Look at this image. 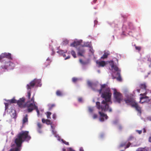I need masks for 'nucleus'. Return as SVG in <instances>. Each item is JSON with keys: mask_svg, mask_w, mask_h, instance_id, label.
Wrapping results in <instances>:
<instances>
[{"mask_svg": "<svg viewBox=\"0 0 151 151\" xmlns=\"http://www.w3.org/2000/svg\"><path fill=\"white\" fill-rule=\"evenodd\" d=\"M107 85L104 84L101 85V88L100 89L98 90L100 94H101L102 90L105 89V91L102 93L101 97L105 99L101 102V106L100 103L99 102H97L96 105L97 108L99 109H101L102 111H108L109 112L112 111L111 108H109V106L107 103L110 102L111 101V94L110 92L109 88H106Z\"/></svg>", "mask_w": 151, "mask_h": 151, "instance_id": "obj_1", "label": "nucleus"}, {"mask_svg": "<svg viewBox=\"0 0 151 151\" xmlns=\"http://www.w3.org/2000/svg\"><path fill=\"white\" fill-rule=\"evenodd\" d=\"M29 134V132L27 131H22L19 133L15 140L16 147L15 148L11 149L10 151H20L22 142L25 141H28L31 139V137Z\"/></svg>", "mask_w": 151, "mask_h": 151, "instance_id": "obj_2", "label": "nucleus"}, {"mask_svg": "<svg viewBox=\"0 0 151 151\" xmlns=\"http://www.w3.org/2000/svg\"><path fill=\"white\" fill-rule=\"evenodd\" d=\"M114 101L120 103L123 99L122 94L120 92L117 91L116 89H114Z\"/></svg>", "mask_w": 151, "mask_h": 151, "instance_id": "obj_3", "label": "nucleus"}, {"mask_svg": "<svg viewBox=\"0 0 151 151\" xmlns=\"http://www.w3.org/2000/svg\"><path fill=\"white\" fill-rule=\"evenodd\" d=\"M35 85L37 86H41V80L36 79H34L29 84L27 85V89H31L32 88H33Z\"/></svg>", "mask_w": 151, "mask_h": 151, "instance_id": "obj_4", "label": "nucleus"}, {"mask_svg": "<svg viewBox=\"0 0 151 151\" xmlns=\"http://www.w3.org/2000/svg\"><path fill=\"white\" fill-rule=\"evenodd\" d=\"M139 86L141 89H143V90L145 92L144 93H141L140 95V96H143L141 97L140 98L139 101L140 103H143V102H145V101H142V100L143 99H146L147 98H148V97L145 96V95L146 94V89L147 86L145 83H142L140 84Z\"/></svg>", "mask_w": 151, "mask_h": 151, "instance_id": "obj_5", "label": "nucleus"}, {"mask_svg": "<svg viewBox=\"0 0 151 151\" xmlns=\"http://www.w3.org/2000/svg\"><path fill=\"white\" fill-rule=\"evenodd\" d=\"M37 106H36L35 103H30V101H28L25 104V107L27 108V110L28 112H30L35 109Z\"/></svg>", "mask_w": 151, "mask_h": 151, "instance_id": "obj_6", "label": "nucleus"}, {"mask_svg": "<svg viewBox=\"0 0 151 151\" xmlns=\"http://www.w3.org/2000/svg\"><path fill=\"white\" fill-rule=\"evenodd\" d=\"M25 98L24 97L20 98L17 101V103L19 107H25V104H24Z\"/></svg>", "mask_w": 151, "mask_h": 151, "instance_id": "obj_7", "label": "nucleus"}, {"mask_svg": "<svg viewBox=\"0 0 151 151\" xmlns=\"http://www.w3.org/2000/svg\"><path fill=\"white\" fill-rule=\"evenodd\" d=\"M132 107L135 108L136 111H137L140 114H141L142 113V108L136 101L134 104H132Z\"/></svg>", "mask_w": 151, "mask_h": 151, "instance_id": "obj_8", "label": "nucleus"}, {"mask_svg": "<svg viewBox=\"0 0 151 151\" xmlns=\"http://www.w3.org/2000/svg\"><path fill=\"white\" fill-rule=\"evenodd\" d=\"M124 101L126 104L128 105H131V107L132 106V104H134L135 102V101L132 98L125 99Z\"/></svg>", "mask_w": 151, "mask_h": 151, "instance_id": "obj_9", "label": "nucleus"}, {"mask_svg": "<svg viewBox=\"0 0 151 151\" xmlns=\"http://www.w3.org/2000/svg\"><path fill=\"white\" fill-rule=\"evenodd\" d=\"M96 63L98 65L99 67H104L106 65V63L104 61H99L96 60Z\"/></svg>", "mask_w": 151, "mask_h": 151, "instance_id": "obj_10", "label": "nucleus"}, {"mask_svg": "<svg viewBox=\"0 0 151 151\" xmlns=\"http://www.w3.org/2000/svg\"><path fill=\"white\" fill-rule=\"evenodd\" d=\"M28 122V118L27 114L25 116L23 117L22 119V127H23L26 123L27 124Z\"/></svg>", "mask_w": 151, "mask_h": 151, "instance_id": "obj_11", "label": "nucleus"}, {"mask_svg": "<svg viewBox=\"0 0 151 151\" xmlns=\"http://www.w3.org/2000/svg\"><path fill=\"white\" fill-rule=\"evenodd\" d=\"M12 64V62H9L6 63L5 64L2 65L1 67L3 69H7L9 65H10Z\"/></svg>", "mask_w": 151, "mask_h": 151, "instance_id": "obj_12", "label": "nucleus"}, {"mask_svg": "<svg viewBox=\"0 0 151 151\" xmlns=\"http://www.w3.org/2000/svg\"><path fill=\"white\" fill-rule=\"evenodd\" d=\"M85 50L83 49H79L78 50V55L81 56H83V54L85 53Z\"/></svg>", "mask_w": 151, "mask_h": 151, "instance_id": "obj_13", "label": "nucleus"}, {"mask_svg": "<svg viewBox=\"0 0 151 151\" xmlns=\"http://www.w3.org/2000/svg\"><path fill=\"white\" fill-rule=\"evenodd\" d=\"M2 55L3 58H6L9 59H11V55L9 53H3L2 54Z\"/></svg>", "mask_w": 151, "mask_h": 151, "instance_id": "obj_14", "label": "nucleus"}, {"mask_svg": "<svg viewBox=\"0 0 151 151\" xmlns=\"http://www.w3.org/2000/svg\"><path fill=\"white\" fill-rule=\"evenodd\" d=\"M109 55L110 52L109 51H104V54L103 55V56L102 57H101V58L102 59L106 58L108 57V56Z\"/></svg>", "mask_w": 151, "mask_h": 151, "instance_id": "obj_15", "label": "nucleus"}, {"mask_svg": "<svg viewBox=\"0 0 151 151\" xmlns=\"http://www.w3.org/2000/svg\"><path fill=\"white\" fill-rule=\"evenodd\" d=\"M81 42L80 41H78L74 42L70 45V46L74 47H76L80 45Z\"/></svg>", "mask_w": 151, "mask_h": 151, "instance_id": "obj_16", "label": "nucleus"}, {"mask_svg": "<svg viewBox=\"0 0 151 151\" xmlns=\"http://www.w3.org/2000/svg\"><path fill=\"white\" fill-rule=\"evenodd\" d=\"M112 68L114 69L115 71L118 72H120V70H119L118 67L116 65H114L113 63L111 65Z\"/></svg>", "mask_w": 151, "mask_h": 151, "instance_id": "obj_17", "label": "nucleus"}, {"mask_svg": "<svg viewBox=\"0 0 151 151\" xmlns=\"http://www.w3.org/2000/svg\"><path fill=\"white\" fill-rule=\"evenodd\" d=\"M99 114L101 117H104L105 119H107L108 118V116L106 114H105L104 113L101 111H99Z\"/></svg>", "mask_w": 151, "mask_h": 151, "instance_id": "obj_18", "label": "nucleus"}, {"mask_svg": "<svg viewBox=\"0 0 151 151\" xmlns=\"http://www.w3.org/2000/svg\"><path fill=\"white\" fill-rule=\"evenodd\" d=\"M116 75L118 76L116 78L117 81H122V79L120 75V72H118L116 73Z\"/></svg>", "mask_w": 151, "mask_h": 151, "instance_id": "obj_19", "label": "nucleus"}, {"mask_svg": "<svg viewBox=\"0 0 151 151\" xmlns=\"http://www.w3.org/2000/svg\"><path fill=\"white\" fill-rule=\"evenodd\" d=\"M42 122L44 123H46L47 124L49 125L51 124L50 121L49 120L45 119H42Z\"/></svg>", "mask_w": 151, "mask_h": 151, "instance_id": "obj_20", "label": "nucleus"}, {"mask_svg": "<svg viewBox=\"0 0 151 151\" xmlns=\"http://www.w3.org/2000/svg\"><path fill=\"white\" fill-rule=\"evenodd\" d=\"M57 53H58L59 54L63 56L64 57L66 56L65 54V52H63V50H60L58 51H57Z\"/></svg>", "mask_w": 151, "mask_h": 151, "instance_id": "obj_21", "label": "nucleus"}, {"mask_svg": "<svg viewBox=\"0 0 151 151\" xmlns=\"http://www.w3.org/2000/svg\"><path fill=\"white\" fill-rule=\"evenodd\" d=\"M136 151H147V150L145 148L140 147L137 149Z\"/></svg>", "mask_w": 151, "mask_h": 151, "instance_id": "obj_22", "label": "nucleus"}, {"mask_svg": "<svg viewBox=\"0 0 151 151\" xmlns=\"http://www.w3.org/2000/svg\"><path fill=\"white\" fill-rule=\"evenodd\" d=\"M8 101L10 103H17V101L14 98H13V99L11 100H8Z\"/></svg>", "mask_w": 151, "mask_h": 151, "instance_id": "obj_23", "label": "nucleus"}, {"mask_svg": "<svg viewBox=\"0 0 151 151\" xmlns=\"http://www.w3.org/2000/svg\"><path fill=\"white\" fill-rule=\"evenodd\" d=\"M28 90V91L27 93V96L28 98L29 99L30 98V97L31 96V91H30V89H29Z\"/></svg>", "mask_w": 151, "mask_h": 151, "instance_id": "obj_24", "label": "nucleus"}, {"mask_svg": "<svg viewBox=\"0 0 151 151\" xmlns=\"http://www.w3.org/2000/svg\"><path fill=\"white\" fill-rule=\"evenodd\" d=\"M71 53L74 58H76V53L74 50H72L71 52Z\"/></svg>", "mask_w": 151, "mask_h": 151, "instance_id": "obj_25", "label": "nucleus"}, {"mask_svg": "<svg viewBox=\"0 0 151 151\" xmlns=\"http://www.w3.org/2000/svg\"><path fill=\"white\" fill-rule=\"evenodd\" d=\"M49 106V110H51L53 107H54L55 106V105L54 104H49L48 105Z\"/></svg>", "mask_w": 151, "mask_h": 151, "instance_id": "obj_26", "label": "nucleus"}, {"mask_svg": "<svg viewBox=\"0 0 151 151\" xmlns=\"http://www.w3.org/2000/svg\"><path fill=\"white\" fill-rule=\"evenodd\" d=\"M134 46L135 47V49L137 50H138V51H140L141 49V47L140 46H136L135 45H134Z\"/></svg>", "mask_w": 151, "mask_h": 151, "instance_id": "obj_27", "label": "nucleus"}, {"mask_svg": "<svg viewBox=\"0 0 151 151\" xmlns=\"http://www.w3.org/2000/svg\"><path fill=\"white\" fill-rule=\"evenodd\" d=\"M57 96H61L63 95V93L62 92L59 90L57 91Z\"/></svg>", "mask_w": 151, "mask_h": 151, "instance_id": "obj_28", "label": "nucleus"}, {"mask_svg": "<svg viewBox=\"0 0 151 151\" xmlns=\"http://www.w3.org/2000/svg\"><path fill=\"white\" fill-rule=\"evenodd\" d=\"M34 100H35V99H34V96H32V98H31V100H29V101H30V103H35V102Z\"/></svg>", "mask_w": 151, "mask_h": 151, "instance_id": "obj_29", "label": "nucleus"}, {"mask_svg": "<svg viewBox=\"0 0 151 151\" xmlns=\"http://www.w3.org/2000/svg\"><path fill=\"white\" fill-rule=\"evenodd\" d=\"M51 113V112H47V116L48 119L50 118V116Z\"/></svg>", "mask_w": 151, "mask_h": 151, "instance_id": "obj_30", "label": "nucleus"}, {"mask_svg": "<svg viewBox=\"0 0 151 151\" xmlns=\"http://www.w3.org/2000/svg\"><path fill=\"white\" fill-rule=\"evenodd\" d=\"M126 142H124L122 143L120 145V146L121 147H123L126 146Z\"/></svg>", "mask_w": 151, "mask_h": 151, "instance_id": "obj_31", "label": "nucleus"}, {"mask_svg": "<svg viewBox=\"0 0 151 151\" xmlns=\"http://www.w3.org/2000/svg\"><path fill=\"white\" fill-rule=\"evenodd\" d=\"M37 126L39 129H41L42 127V125L40 123H38L37 124Z\"/></svg>", "mask_w": 151, "mask_h": 151, "instance_id": "obj_32", "label": "nucleus"}, {"mask_svg": "<svg viewBox=\"0 0 151 151\" xmlns=\"http://www.w3.org/2000/svg\"><path fill=\"white\" fill-rule=\"evenodd\" d=\"M35 109L36 110L38 116H39L40 115L39 111L38 109V107L37 106L36 107Z\"/></svg>", "mask_w": 151, "mask_h": 151, "instance_id": "obj_33", "label": "nucleus"}, {"mask_svg": "<svg viewBox=\"0 0 151 151\" xmlns=\"http://www.w3.org/2000/svg\"><path fill=\"white\" fill-rule=\"evenodd\" d=\"M61 141L62 142L64 143V144H65V145H69V143L68 142H66L64 141L63 139H61Z\"/></svg>", "mask_w": 151, "mask_h": 151, "instance_id": "obj_34", "label": "nucleus"}, {"mask_svg": "<svg viewBox=\"0 0 151 151\" xmlns=\"http://www.w3.org/2000/svg\"><path fill=\"white\" fill-rule=\"evenodd\" d=\"M78 80V78L74 77L72 78V81L74 83H75Z\"/></svg>", "mask_w": 151, "mask_h": 151, "instance_id": "obj_35", "label": "nucleus"}, {"mask_svg": "<svg viewBox=\"0 0 151 151\" xmlns=\"http://www.w3.org/2000/svg\"><path fill=\"white\" fill-rule=\"evenodd\" d=\"M131 145V143L130 142H129L126 145V147H125V148L126 149V148H128Z\"/></svg>", "mask_w": 151, "mask_h": 151, "instance_id": "obj_36", "label": "nucleus"}, {"mask_svg": "<svg viewBox=\"0 0 151 151\" xmlns=\"http://www.w3.org/2000/svg\"><path fill=\"white\" fill-rule=\"evenodd\" d=\"M88 110L89 112H92L93 111V108L91 107H89L88 109Z\"/></svg>", "mask_w": 151, "mask_h": 151, "instance_id": "obj_37", "label": "nucleus"}, {"mask_svg": "<svg viewBox=\"0 0 151 151\" xmlns=\"http://www.w3.org/2000/svg\"><path fill=\"white\" fill-rule=\"evenodd\" d=\"M93 118L94 119H96L97 118V115L96 114H94L93 115Z\"/></svg>", "mask_w": 151, "mask_h": 151, "instance_id": "obj_38", "label": "nucleus"}, {"mask_svg": "<svg viewBox=\"0 0 151 151\" xmlns=\"http://www.w3.org/2000/svg\"><path fill=\"white\" fill-rule=\"evenodd\" d=\"M88 86H92V83L91 82L88 81Z\"/></svg>", "mask_w": 151, "mask_h": 151, "instance_id": "obj_39", "label": "nucleus"}, {"mask_svg": "<svg viewBox=\"0 0 151 151\" xmlns=\"http://www.w3.org/2000/svg\"><path fill=\"white\" fill-rule=\"evenodd\" d=\"M134 138V137L132 136H130L128 140L129 141H130L132 140Z\"/></svg>", "mask_w": 151, "mask_h": 151, "instance_id": "obj_40", "label": "nucleus"}, {"mask_svg": "<svg viewBox=\"0 0 151 151\" xmlns=\"http://www.w3.org/2000/svg\"><path fill=\"white\" fill-rule=\"evenodd\" d=\"M5 106L6 109H7L8 107L9 104L7 103H5Z\"/></svg>", "mask_w": 151, "mask_h": 151, "instance_id": "obj_41", "label": "nucleus"}, {"mask_svg": "<svg viewBox=\"0 0 151 151\" xmlns=\"http://www.w3.org/2000/svg\"><path fill=\"white\" fill-rule=\"evenodd\" d=\"M99 120L101 122H104V119L103 118H100L99 119Z\"/></svg>", "mask_w": 151, "mask_h": 151, "instance_id": "obj_42", "label": "nucleus"}, {"mask_svg": "<svg viewBox=\"0 0 151 151\" xmlns=\"http://www.w3.org/2000/svg\"><path fill=\"white\" fill-rule=\"evenodd\" d=\"M136 132H137L139 134H140L142 132V130H137Z\"/></svg>", "mask_w": 151, "mask_h": 151, "instance_id": "obj_43", "label": "nucleus"}, {"mask_svg": "<svg viewBox=\"0 0 151 151\" xmlns=\"http://www.w3.org/2000/svg\"><path fill=\"white\" fill-rule=\"evenodd\" d=\"M78 101H79L81 102L82 101V98H79L78 99Z\"/></svg>", "mask_w": 151, "mask_h": 151, "instance_id": "obj_44", "label": "nucleus"}, {"mask_svg": "<svg viewBox=\"0 0 151 151\" xmlns=\"http://www.w3.org/2000/svg\"><path fill=\"white\" fill-rule=\"evenodd\" d=\"M79 150L80 151H84L83 148L82 147L80 148Z\"/></svg>", "mask_w": 151, "mask_h": 151, "instance_id": "obj_45", "label": "nucleus"}, {"mask_svg": "<svg viewBox=\"0 0 151 151\" xmlns=\"http://www.w3.org/2000/svg\"><path fill=\"white\" fill-rule=\"evenodd\" d=\"M38 132L40 133H41L42 132L41 130L40 129H39L38 130Z\"/></svg>", "mask_w": 151, "mask_h": 151, "instance_id": "obj_46", "label": "nucleus"}, {"mask_svg": "<svg viewBox=\"0 0 151 151\" xmlns=\"http://www.w3.org/2000/svg\"><path fill=\"white\" fill-rule=\"evenodd\" d=\"M143 132L144 133L146 132V129L145 128H144L143 129Z\"/></svg>", "mask_w": 151, "mask_h": 151, "instance_id": "obj_47", "label": "nucleus"}, {"mask_svg": "<svg viewBox=\"0 0 151 151\" xmlns=\"http://www.w3.org/2000/svg\"><path fill=\"white\" fill-rule=\"evenodd\" d=\"M52 133H53V134H54V135H55V137H57V136L56 135V134H55V133L54 132V131H53V130H52Z\"/></svg>", "mask_w": 151, "mask_h": 151, "instance_id": "obj_48", "label": "nucleus"}, {"mask_svg": "<svg viewBox=\"0 0 151 151\" xmlns=\"http://www.w3.org/2000/svg\"><path fill=\"white\" fill-rule=\"evenodd\" d=\"M70 58V56H68L67 57H66V58H65V60H66V59H69Z\"/></svg>", "mask_w": 151, "mask_h": 151, "instance_id": "obj_49", "label": "nucleus"}, {"mask_svg": "<svg viewBox=\"0 0 151 151\" xmlns=\"http://www.w3.org/2000/svg\"><path fill=\"white\" fill-rule=\"evenodd\" d=\"M3 58L2 56V54L0 55V60H1Z\"/></svg>", "mask_w": 151, "mask_h": 151, "instance_id": "obj_50", "label": "nucleus"}, {"mask_svg": "<svg viewBox=\"0 0 151 151\" xmlns=\"http://www.w3.org/2000/svg\"><path fill=\"white\" fill-rule=\"evenodd\" d=\"M137 91L138 93H139L140 92V89H137Z\"/></svg>", "mask_w": 151, "mask_h": 151, "instance_id": "obj_51", "label": "nucleus"}, {"mask_svg": "<svg viewBox=\"0 0 151 151\" xmlns=\"http://www.w3.org/2000/svg\"><path fill=\"white\" fill-rule=\"evenodd\" d=\"M69 150H70L69 151H75L74 150H73L71 148H70Z\"/></svg>", "mask_w": 151, "mask_h": 151, "instance_id": "obj_52", "label": "nucleus"}, {"mask_svg": "<svg viewBox=\"0 0 151 151\" xmlns=\"http://www.w3.org/2000/svg\"><path fill=\"white\" fill-rule=\"evenodd\" d=\"M97 0H93V2L94 3H95Z\"/></svg>", "mask_w": 151, "mask_h": 151, "instance_id": "obj_53", "label": "nucleus"}, {"mask_svg": "<svg viewBox=\"0 0 151 151\" xmlns=\"http://www.w3.org/2000/svg\"><path fill=\"white\" fill-rule=\"evenodd\" d=\"M97 21H96V20H95L94 21V23L95 24H96V23L97 22Z\"/></svg>", "mask_w": 151, "mask_h": 151, "instance_id": "obj_54", "label": "nucleus"}, {"mask_svg": "<svg viewBox=\"0 0 151 151\" xmlns=\"http://www.w3.org/2000/svg\"><path fill=\"white\" fill-rule=\"evenodd\" d=\"M63 151H66V149L65 148H63Z\"/></svg>", "mask_w": 151, "mask_h": 151, "instance_id": "obj_55", "label": "nucleus"}, {"mask_svg": "<svg viewBox=\"0 0 151 151\" xmlns=\"http://www.w3.org/2000/svg\"><path fill=\"white\" fill-rule=\"evenodd\" d=\"M80 61L81 62H82V60L81 59L80 60Z\"/></svg>", "mask_w": 151, "mask_h": 151, "instance_id": "obj_56", "label": "nucleus"}, {"mask_svg": "<svg viewBox=\"0 0 151 151\" xmlns=\"http://www.w3.org/2000/svg\"><path fill=\"white\" fill-rule=\"evenodd\" d=\"M12 147H14V145H12Z\"/></svg>", "mask_w": 151, "mask_h": 151, "instance_id": "obj_57", "label": "nucleus"}, {"mask_svg": "<svg viewBox=\"0 0 151 151\" xmlns=\"http://www.w3.org/2000/svg\"><path fill=\"white\" fill-rule=\"evenodd\" d=\"M58 139V140H60V139Z\"/></svg>", "mask_w": 151, "mask_h": 151, "instance_id": "obj_58", "label": "nucleus"}, {"mask_svg": "<svg viewBox=\"0 0 151 151\" xmlns=\"http://www.w3.org/2000/svg\"><path fill=\"white\" fill-rule=\"evenodd\" d=\"M116 78V77H114V78Z\"/></svg>", "mask_w": 151, "mask_h": 151, "instance_id": "obj_59", "label": "nucleus"}, {"mask_svg": "<svg viewBox=\"0 0 151 151\" xmlns=\"http://www.w3.org/2000/svg\"><path fill=\"white\" fill-rule=\"evenodd\" d=\"M85 46H87V45H85Z\"/></svg>", "mask_w": 151, "mask_h": 151, "instance_id": "obj_60", "label": "nucleus"}]
</instances>
